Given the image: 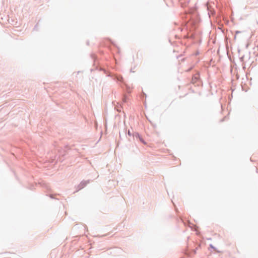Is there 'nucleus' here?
Listing matches in <instances>:
<instances>
[{
    "mask_svg": "<svg viewBox=\"0 0 258 258\" xmlns=\"http://www.w3.org/2000/svg\"><path fill=\"white\" fill-rule=\"evenodd\" d=\"M209 246H210V247L211 248L213 249L214 251H216V252H219V251L217 250V249H216V247H214V246L213 245V244H210Z\"/></svg>",
    "mask_w": 258,
    "mask_h": 258,
    "instance_id": "obj_8",
    "label": "nucleus"
},
{
    "mask_svg": "<svg viewBox=\"0 0 258 258\" xmlns=\"http://www.w3.org/2000/svg\"><path fill=\"white\" fill-rule=\"evenodd\" d=\"M139 140L143 144H144V145L147 144V143L144 141V140L143 139V138L142 137L140 138H139Z\"/></svg>",
    "mask_w": 258,
    "mask_h": 258,
    "instance_id": "obj_7",
    "label": "nucleus"
},
{
    "mask_svg": "<svg viewBox=\"0 0 258 258\" xmlns=\"http://www.w3.org/2000/svg\"><path fill=\"white\" fill-rule=\"evenodd\" d=\"M240 33V31H236L235 32V34L236 35V34H239V33Z\"/></svg>",
    "mask_w": 258,
    "mask_h": 258,
    "instance_id": "obj_13",
    "label": "nucleus"
},
{
    "mask_svg": "<svg viewBox=\"0 0 258 258\" xmlns=\"http://www.w3.org/2000/svg\"><path fill=\"white\" fill-rule=\"evenodd\" d=\"M90 182V180H83L82 181L79 185H78L76 187V190L74 192H77L79 191L80 190L83 189L88 184H89Z\"/></svg>",
    "mask_w": 258,
    "mask_h": 258,
    "instance_id": "obj_2",
    "label": "nucleus"
},
{
    "mask_svg": "<svg viewBox=\"0 0 258 258\" xmlns=\"http://www.w3.org/2000/svg\"><path fill=\"white\" fill-rule=\"evenodd\" d=\"M201 82L200 78V73L197 72L196 74L192 76L191 83L196 86H199Z\"/></svg>",
    "mask_w": 258,
    "mask_h": 258,
    "instance_id": "obj_1",
    "label": "nucleus"
},
{
    "mask_svg": "<svg viewBox=\"0 0 258 258\" xmlns=\"http://www.w3.org/2000/svg\"><path fill=\"white\" fill-rule=\"evenodd\" d=\"M127 97L126 95H124L123 97H122V101L124 103H126L127 101Z\"/></svg>",
    "mask_w": 258,
    "mask_h": 258,
    "instance_id": "obj_6",
    "label": "nucleus"
},
{
    "mask_svg": "<svg viewBox=\"0 0 258 258\" xmlns=\"http://www.w3.org/2000/svg\"><path fill=\"white\" fill-rule=\"evenodd\" d=\"M236 38V35L235 34L234 37V39L235 40Z\"/></svg>",
    "mask_w": 258,
    "mask_h": 258,
    "instance_id": "obj_15",
    "label": "nucleus"
},
{
    "mask_svg": "<svg viewBox=\"0 0 258 258\" xmlns=\"http://www.w3.org/2000/svg\"><path fill=\"white\" fill-rule=\"evenodd\" d=\"M226 117H223L222 119L220 120V122H223L224 120V119Z\"/></svg>",
    "mask_w": 258,
    "mask_h": 258,
    "instance_id": "obj_14",
    "label": "nucleus"
},
{
    "mask_svg": "<svg viewBox=\"0 0 258 258\" xmlns=\"http://www.w3.org/2000/svg\"><path fill=\"white\" fill-rule=\"evenodd\" d=\"M200 247H201V244H199V245H198V246L197 247V248H196L195 249H194V251H193V252H194V253L196 254V251H197V250L199 248H200Z\"/></svg>",
    "mask_w": 258,
    "mask_h": 258,
    "instance_id": "obj_10",
    "label": "nucleus"
},
{
    "mask_svg": "<svg viewBox=\"0 0 258 258\" xmlns=\"http://www.w3.org/2000/svg\"><path fill=\"white\" fill-rule=\"evenodd\" d=\"M126 134H127V135H128V136H130V137L133 136V134H132V133H131V132L130 131V130H128L127 131V133H126Z\"/></svg>",
    "mask_w": 258,
    "mask_h": 258,
    "instance_id": "obj_9",
    "label": "nucleus"
},
{
    "mask_svg": "<svg viewBox=\"0 0 258 258\" xmlns=\"http://www.w3.org/2000/svg\"><path fill=\"white\" fill-rule=\"evenodd\" d=\"M115 109L118 112H121V109H122V106L121 105H118L115 106Z\"/></svg>",
    "mask_w": 258,
    "mask_h": 258,
    "instance_id": "obj_4",
    "label": "nucleus"
},
{
    "mask_svg": "<svg viewBox=\"0 0 258 258\" xmlns=\"http://www.w3.org/2000/svg\"><path fill=\"white\" fill-rule=\"evenodd\" d=\"M54 195H53V194H50L49 195V197L51 198V199H55V198H54Z\"/></svg>",
    "mask_w": 258,
    "mask_h": 258,
    "instance_id": "obj_11",
    "label": "nucleus"
},
{
    "mask_svg": "<svg viewBox=\"0 0 258 258\" xmlns=\"http://www.w3.org/2000/svg\"><path fill=\"white\" fill-rule=\"evenodd\" d=\"M114 79L119 82H122L123 81V78L122 76H115Z\"/></svg>",
    "mask_w": 258,
    "mask_h": 258,
    "instance_id": "obj_3",
    "label": "nucleus"
},
{
    "mask_svg": "<svg viewBox=\"0 0 258 258\" xmlns=\"http://www.w3.org/2000/svg\"><path fill=\"white\" fill-rule=\"evenodd\" d=\"M240 59L241 61H243V59H244V56H241V57H240Z\"/></svg>",
    "mask_w": 258,
    "mask_h": 258,
    "instance_id": "obj_12",
    "label": "nucleus"
},
{
    "mask_svg": "<svg viewBox=\"0 0 258 258\" xmlns=\"http://www.w3.org/2000/svg\"><path fill=\"white\" fill-rule=\"evenodd\" d=\"M141 137V136L140 135L139 133H138L137 132H135V133H133V138H136V139H139Z\"/></svg>",
    "mask_w": 258,
    "mask_h": 258,
    "instance_id": "obj_5",
    "label": "nucleus"
}]
</instances>
